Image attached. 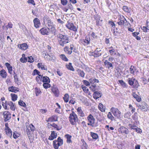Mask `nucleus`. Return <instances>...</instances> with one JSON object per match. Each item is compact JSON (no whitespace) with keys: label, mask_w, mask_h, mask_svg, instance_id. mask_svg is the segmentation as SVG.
I'll return each instance as SVG.
<instances>
[{"label":"nucleus","mask_w":149,"mask_h":149,"mask_svg":"<svg viewBox=\"0 0 149 149\" xmlns=\"http://www.w3.org/2000/svg\"><path fill=\"white\" fill-rule=\"evenodd\" d=\"M56 37L59 44L62 47H64L65 44L68 43L70 42L68 36L58 33Z\"/></svg>","instance_id":"obj_1"},{"label":"nucleus","mask_w":149,"mask_h":149,"mask_svg":"<svg viewBox=\"0 0 149 149\" xmlns=\"http://www.w3.org/2000/svg\"><path fill=\"white\" fill-rule=\"evenodd\" d=\"M44 22H46L47 24L48 28L51 30V31L54 33L56 31V29L53 22H52L50 18L47 16H45L43 18Z\"/></svg>","instance_id":"obj_2"},{"label":"nucleus","mask_w":149,"mask_h":149,"mask_svg":"<svg viewBox=\"0 0 149 149\" xmlns=\"http://www.w3.org/2000/svg\"><path fill=\"white\" fill-rule=\"evenodd\" d=\"M69 119L72 125H75L78 120L77 115L73 111H72V113L70 114Z\"/></svg>","instance_id":"obj_3"},{"label":"nucleus","mask_w":149,"mask_h":149,"mask_svg":"<svg viewBox=\"0 0 149 149\" xmlns=\"http://www.w3.org/2000/svg\"><path fill=\"white\" fill-rule=\"evenodd\" d=\"M42 56L45 59L48 61L54 62L55 61L56 59V58L54 55L53 54H48L46 53L43 54Z\"/></svg>","instance_id":"obj_4"},{"label":"nucleus","mask_w":149,"mask_h":149,"mask_svg":"<svg viewBox=\"0 0 149 149\" xmlns=\"http://www.w3.org/2000/svg\"><path fill=\"white\" fill-rule=\"evenodd\" d=\"M113 115L118 118H120L121 116V112L116 108L112 107L111 109Z\"/></svg>","instance_id":"obj_5"},{"label":"nucleus","mask_w":149,"mask_h":149,"mask_svg":"<svg viewBox=\"0 0 149 149\" xmlns=\"http://www.w3.org/2000/svg\"><path fill=\"white\" fill-rule=\"evenodd\" d=\"M34 130L35 127L32 124L29 125V126L27 127L26 130L27 134L29 137L31 136V134H32Z\"/></svg>","instance_id":"obj_6"},{"label":"nucleus","mask_w":149,"mask_h":149,"mask_svg":"<svg viewBox=\"0 0 149 149\" xmlns=\"http://www.w3.org/2000/svg\"><path fill=\"white\" fill-rule=\"evenodd\" d=\"M118 130L119 133H120L122 134L124 133L128 134L129 133V131L128 129L123 126H122L119 128Z\"/></svg>","instance_id":"obj_7"},{"label":"nucleus","mask_w":149,"mask_h":149,"mask_svg":"<svg viewBox=\"0 0 149 149\" xmlns=\"http://www.w3.org/2000/svg\"><path fill=\"white\" fill-rule=\"evenodd\" d=\"M50 29L48 28L44 27L41 29L40 30V33L42 35H49Z\"/></svg>","instance_id":"obj_8"},{"label":"nucleus","mask_w":149,"mask_h":149,"mask_svg":"<svg viewBox=\"0 0 149 149\" xmlns=\"http://www.w3.org/2000/svg\"><path fill=\"white\" fill-rule=\"evenodd\" d=\"M87 119L89 122V123H88V125H92V124L94 123L95 119L93 116L91 114H90L87 117Z\"/></svg>","instance_id":"obj_9"},{"label":"nucleus","mask_w":149,"mask_h":149,"mask_svg":"<svg viewBox=\"0 0 149 149\" xmlns=\"http://www.w3.org/2000/svg\"><path fill=\"white\" fill-rule=\"evenodd\" d=\"M3 115L4 119L5 122H6L9 120L11 118V114L8 111H5L3 113Z\"/></svg>","instance_id":"obj_10"},{"label":"nucleus","mask_w":149,"mask_h":149,"mask_svg":"<svg viewBox=\"0 0 149 149\" xmlns=\"http://www.w3.org/2000/svg\"><path fill=\"white\" fill-rule=\"evenodd\" d=\"M66 27L69 29L72 30L74 31H77V28L74 26L73 24L72 23H68V24L66 25Z\"/></svg>","instance_id":"obj_11"},{"label":"nucleus","mask_w":149,"mask_h":149,"mask_svg":"<svg viewBox=\"0 0 149 149\" xmlns=\"http://www.w3.org/2000/svg\"><path fill=\"white\" fill-rule=\"evenodd\" d=\"M94 57H98L102 54L101 49L100 48H97L94 51Z\"/></svg>","instance_id":"obj_12"},{"label":"nucleus","mask_w":149,"mask_h":149,"mask_svg":"<svg viewBox=\"0 0 149 149\" xmlns=\"http://www.w3.org/2000/svg\"><path fill=\"white\" fill-rule=\"evenodd\" d=\"M33 22L34 24V26L36 28H38L40 27V21L39 19L37 18H35L33 20Z\"/></svg>","instance_id":"obj_13"},{"label":"nucleus","mask_w":149,"mask_h":149,"mask_svg":"<svg viewBox=\"0 0 149 149\" xmlns=\"http://www.w3.org/2000/svg\"><path fill=\"white\" fill-rule=\"evenodd\" d=\"M102 94L100 92L96 91L94 92L93 95V98L95 100L97 99L102 96Z\"/></svg>","instance_id":"obj_14"},{"label":"nucleus","mask_w":149,"mask_h":149,"mask_svg":"<svg viewBox=\"0 0 149 149\" xmlns=\"http://www.w3.org/2000/svg\"><path fill=\"white\" fill-rule=\"evenodd\" d=\"M57 135L56 133L54 131H51V133L50 136L49 137L48 139L50 140H52L57 136Z\"/></svg>","instance_id":"obj_15"},{"label":"nucleus","mask_w":149,"mask_h":149,"mask_svg":"<svg viewBox=\"0 0 149 149\" xmlns=\"http://www.w3.org/2000/svg\"><path fill=\"white\" fill-rule=\"evenodd\" d=\"M52 91L55 95V96L57 97L58 96L59 91L57 87H53L52 89Z\"/></svg>","instance_id":"obj_16"},{"label":"nucleus","mask_w":149,"mask_h":149,"mask_svg":"<svg viewBox=\"0 0 149 149\" xmlns=\"http://www.w3.org/2000/svg\"><path fill=\"white\" fill-rule=\"evenodd\" d=\"M140 108L143 111H146L148 109V107H147V104L145 102L143 103L141 105H140Z\"/></svg>","instance_id":"obj_17"},{"label":"nucleus","mask_w":149,"mask_h":149,"mask_svg":"<svg viewBox=\"0 0 149 149\" xmlns=\"http://www.w3.org/2000/svg\"><path fill=\"white\" fill-rule=\"evenodd\" d=\"M18 88L13 86L10 87L8 88V90L9 91L16 93L19 91Z\"/></svg>","instance_id":"obj_18"},{"label":"nucleus","mask_w":149,"mask_h":149,"mask_svg":"<svg viewBox=\"0 0 149 149\" xmlns=\"http://www.w3.org/2000/svg\"><path fill=\"white\" fill-rule=\"evenodd\" d=\"M76 71L77 72V73L80 77L82 78H84V77L85 73L83 70H82L81 69H78L76 70Z\"/></svg>","instance_id":"obj_19"},{"label":"nucleus","mask_w":149,"mask_h":149,"mask_svg":"<svg viewBox=\"0 0 149 149\" xmlns=\"http://www.w3.org/2000/svg\"><path fill=\"white\" fill-rule=\"evenodd\" d=\"M104 64L106 66L107 68H109L110 67L113 68L112 63L108 62L107 60H105Z\"/></svg>","instance_id":"obj_20"},{"label":"nucleus","mask_w":149,"mask_h":149,"mask_svg":"<svg viewBox=\"0 0 149 149\" xmlns=\"http://www.w3.org/2000/svg\"><path fill=\"white\" fill-rule=\"evenodd\" d=\"M77 111L78 115L81 116L83 117L84 116V114L81 110V107H79L77 109Z\"/></svg>","instance_id":"obj_21"},{"label":"nucleus","mask_w":149,"mask_h":149,"mask_svg":"<svg viewBox=\"0 0 149 149\" xmlns=\"http://www.w3.org/2000/svg\"><path fill=\"white\" fill-rule=\"evenodd\" d=\"M132 95L138 102H139L141 101V97L135 93H133Z\"/></svg>","instance_id":"obj_22"},{"label":"nucleus","mask_w":149,"mask_h":149,"mask_svg":"<svg viewBox=\"0 0 149 149\" xmlns=\"http://www.w3.org/2000/svg\"><path fill=\"white\" fill-rule=\"evenodd\" d=\"M57 117L56 115H53L49 118V122H53L57 120Z\"/></svg>","instance_id":"obj_23"},{"label":"nucleus","mask_w":149,"mask_h":149,"mask_svg":"<svg viewBox=\"0 0 149 149\" xmlns=\"http://www.w3.org/2000/svg\"><path fill=\"white\" fill-rule=\"evenodd\" d=\"M0 75L3 78H6L7 76V73L3 69L0 71Z\"/></svg>","instance_id":"obj_24"},{"label":"nucleus","mask_w":149,"mask_h":149,"mask_svg":"<svg viewBox=\"0 0 149 149\" xmlns=\"http://www.w3.org/2000/svg\"><path fill=\"white\" fill-rule=\"evenodd\" d=\"M72 65V64L71 63H69L68 64H67L66 65V67L69 70L74 71V69Z\"/></svg>","instance_id":"obj_25"},{"label":"nucleus","mask_w":149,"mask_h":149,"mask_svg":"<svg viewBox=\"0 0 149 149\" xmlns=\"http://www.w3.org/2000/svg\"><path fill=\"white\" fill-rule=\"evenodd\" d=\"M42 81L44 83H50V79L48 77L44 76L42 77Z\"/></svg>","instance_id":"obj_26"},{"label":"nucleus","mask_w":149,"mask_h":149,"mask_svg":"<svg viewBox=\"0 0 149 149\" xmlns=\"http://www.w3.org/2000/svg\"><path fill=\"white\" fill-rule=\"evenodd\" d=\"M28 48L27 44L25 43L20 45L19 48L22 50H25Z\"/></svg>","instance_id":"obj_27"},{"label":"nucleus","mask_w":149,"mask_h":149,"mask_svg":"<svg viewBox=\"0 0 149 149\" xmlns=\"http://www.w3.org/2000/svg\"><path fill=\"white\" fill-rule=\"evenodd\" d=\"M58 141L57 140H55L53 141V146L54 148L55 149H58V147L61 146H59V144L58 143Z\"/></svg>","instance_id":"obj_28"},{"label":"nucleus","mask_w":149,"mask_h":149,"mask_svg":"<svg viewBox=\"0 0 149 149\" xmlns=\"http://www.w3.org/2000/svg\"><path fill=\"white\" fill-rule=\"evenodd\" d=\"M90 39L88 38L87 39L83 40H81V42L84 45H86L90 43Z\"/></svg>","instance_id":"obj_29"},{"label":"nucleus","mask_w":149,"mask_h":149,"mask_svg":"<svg viewBox=\"0 0 149 149\" xmlns=\"http://www.w3.org/2000/svg\"><path fill=\"white\" fill-rule=\"evenodd\" d=\"M65 136L67 139V142L68 143H70L72 142L71 140V136L68 134H66L65 135Z\"/></svg>","instance_id":"obj_30"},{"label":"nucleus","mask_w":149,"mask_h":149,"mask_svg":"<svg viewBox=\"0 0 149 149\" xmlns=\"http://www.w3.org/2000/svg\"><path fill=\"white\" fill-rule=\"evenodd\" d=\"M42 76L41 75L37 76L36 77V79L38 83H40L42 80Z\"/></svg>","instance_id":"obj_31"},{"label":"nucleus","mask_w":149,"mask_h":149,"mask_svg":"<svg viewBox=\"0 0 149 149\" xmlns=\"http://www.w3.org/2000/svg\"><path fill=\"white\" fill-rule=\"evenodd\" d=\"M90 134L91 136L93 139L96 140L98 138V136L96 133L91 132H90Z\"/></svg>","instance_id":"obj_32"},{"label":"nucleus","mask_w":149,"mask_h":149,"mask_svg":"<svg viewBox=\"0 0 149 149\" xmlns=\"http://www.w3.org/2000/svg\"><path fill=\"white\" fill-rule=\"evenodd\" d=\"M89 81L90 82V84H93L95 82L98 83L99 82L98 80L93 78L90 79Z\"/></svg>","instance_id":"obj_33"},{"label":"nucleus","mask_w":149,"mask_h":149,"mask_svg":"<svg viewBox=\"0 0 149 149\" xmlns=\"http://www.w3.org/2000/svg\"><path fill=\"white\" fill-rule=\"evenodd\" d=\"M99 109L102 112H104L105 111V109L103 108V105L101 103H99L98 106Z\"/></svg>","instance_id":"obj_34"},{"label":"nucleus","mask_w":149,"mask_h":149,"mask_svg":"<svg viewBox=\"0 0 149 149\" xmlns=\"http://www.w3.org/2000/svg\"><path fill=\"white\" fill-rule=\"evenodd\" d=\"M69 98V96L68 94L66 93L63 97V99L64 100L65 102H68V100Z\"/></svg>","instance_id":"obj_35"},{"label":"nucleus","mask_w":149,"mask_h":149,"mask_svg":"<svg viewBox=\"0 0 149 149\" xmlns=\"http://www.w3.org/2000/svg\"><path fill=\"white\" fill-rule=\"evenodd\" d=\"M100 17L97 14L95 15L94 16L95 19L96 20L97 24V22L100 20L101 22L102 21V20H100Z\"/></svg>","instance_id":"obj_36"},{"label":"nucleus","mask_w":149,"mask_h":149,"mask_svg":"<svg viewBox=\"0 0 149 149\" xmlns=\"http://www.w3.org/2000/svg\"><path fill=\"white\" fill-rule=\"evenodd\" d=\"M38 68H41L42 70H47V68H45L41 63H39L38 64Z\"/></svg>","instance_id":"obj_37"},{"label":"nucleus","mask_w":149,"mask_h":149,"mask_svg":"<svg viewBox=\"0 0 149 149\" xmlns=\"http://www.w3.org/2000/svg\"><path fill=\"white\" fill-rule=\"evenodd\" d=\"M11 96L12 97V100L13 101H16L17 98V96L15 94L11 93Z\"/></svg>","instance_id":"obj_38"},{"label":"nucleus","mask_w":149,"mask_h":149,"mask_svg":"<svg viewBox=\"0 0 149 149\" xmlns=\"http://www.w3.org/2000/svg\"><path fill=\"white\" fill-rule=\"evenodd\" d=\"M6 132L7 135L11 138L12 136V132L10 129H8V130H6Z\"/></svg>","instance_id":"obj_39"},{"label":"nucleus","mask_w":149,"mask_h":149,"mask_svg":"<svg viewBox=\"0 0 149 149\" xmlns=\"http://www.w3.org/2000/svg\"><path fill=\"white\" fill-rule=\"evenodd\" d=\"M133 85V88L135 89L137 88L139 86L138 81L137 80H136L135 79V80L134 81V84Z\"/></svg>","instance_id":"obj_40"},{"label":"nucleus","mask_w":149,"mask_h":149,"mask_svg":"<svg viewBox=\"0 0 149 149\" xmlns=\"http://www.w3.org/2000/svg\"><path fill=\"white\" fill-rule=\"evenodd\" d=\"M57 141H58V143L59 144V146H61L63 144V140L60 137H58L57 139Z\"/></svg>","instance_id":"obj_41"},{"label":"nucleus","mask_w":149,"mask_h":149,"mask_svg":"<svg viewBox=\"0 0 149 149\" xmlns=\"http://www.w3.org/2000/svg\"><path fill=\"white\" fill-rule=\"evenodd\" d=\"M64 50L67 54H71L72 52V51L70 50L69 48L67 47H66L64 48Z\"/></svg>","instance_id":"obj_42"},{"label":"nucleus","mask_w":149,"mask_h":149,"mask_svg":"<svg viewBox=\"0 0 149 149\" xmlns=\"http://www.w3.org/2000/svg\"><path fill=\"white\" fill-rule=\"evenodd\" d=\"M135 79L134 78H129L128 79V83L131 86L133 85Z\"/></svg>","instance_id":"obj_43"},{"label":"nucleus","mask_w":149,"mask_h":149,"mask_svg":"<svg viewBox=\"0 0 149 149\" xmlns=\"http://www.w3.org/2000/svg\"><path fill=\"white\" fill-rule=\"evenodd\" d=\"M124 11L127 13H129L130 12V8L126 6H124L123 8Z\"/></svg>","instance_id":"obj_44"},{"label":"nucleus","mask_w":149,"mask_h":149,"mask_svg":"<svg viewBox=\"0 0 149 149\" xmlns=\"http://www.w3.org/2000/svg\"><path fill=\"white\" fill-rule=\"evenodd\" d=\"M18 104L19 105L21 106H22L24 107H26V104L25 103L22 101H21L20 100L18 102Z\"/></svg>","instance_id":"obj_45"},{"label":"nucleus","mask_w":149,"mask_h":149,"mask_svg":"<svg viewBox=\"0 0 149 149\" xmlns=\"http://www.w3.org/2000/svg\"><path fill=\"white\" fill-rule=\"evenodd\" d=\"M49 83H44L43 85L44 88L46 89L49 88L51 86L50 84H49Z\"/></svg>","instance_id":"obj_46"},{"label":"nucleus","mask_w":149,"mask_h":149,"mask_svg":"<svg viewBox=\"0 0 149 149\" xmlns=\"http://www.w3.org/2000/svg\"><path fill=\"white\" fill-rule=\"evenodd\" d=\"M107 117L109 119H111V120H113L114 119V117L112 115L111 113L110 112L108 113Z\"/></svg>","instance_id":"obj_47"},{"label":"nucleus","mask_w":149,"mask_h":149,"mask_svg":"<svg viewBox=\"0 0 149 149\" xmlns=\"http://www.w3.org/2000/svg\"><path fill=\"white\" fill-rule=\"evenodd\" d=\"M130 70L131 74H134V73L135 70V69L134 68V67L133 66H131L130 68Z\"/></svg>","instance_id":"obj_48"},{"label":"nucleus","mask_w":149,"mask_h":149,"mask_svg":"<svg viewBox=\"0 0 149 149\" xmlns=\"http://www.w3.org/2000/svg\"><path fill=\"white\" fill-rule=\"evenodd\" d=\"M120 84L123 87H126V83L124 82L122 80H119L118 81Z\"/></svg>","instance_id":"obj_49"},{"label":"nucleus","mask_w":149,"mask_h":149,"mask_svg":"<svg viewBox=\"0 0 149 149\" xmlns=\"http://www.w3.org/2000/svg\"><path fill=\"white\" fill-rule=\"evenodd\" d=\"M60 57L63 60L65 61H67L68 60V58L64 54H61L60 55Z\"/></svg>","instance_id":"obj_50"},{"label":"nucleus","mask_w":149,"mask_h":149,"mask_svg":"<svg viewBox=\"0 0 149 149\" xmlns=\"http://www.w3.org/2000/svg\"><path fill=\"white\" fill-rule=\"evenodd\" d=\"M84 84L87 86H89L90 85V83L89 81H88L86 80H84L83 81Z\"/></svg>","instance_id":"obj_51"},{"label":"nucleus","mask_w":149,"mask_h":149,"mask_svg":"<svg viewBox=\"0 0 149 149\" xmlns=\"http://www.w3.org/2000/svg\"><path fill=\"white\" fill-rule=\"evenodd\" d=\"M109 52L111 55H116L115 51L114 49H112L109 50Z\"/></svg>","instance_id":"obj_52"},{"label":"nucleus","mask_w":149,"mask_h":149,"mask_svg":"<svg viewBox=\"0 0 149 149\" xmlns=\"http://www.w3.org/2000/svg\"><path fill=\"white\" fill-rule=\"evenodd\" d=\"M40 72L36 69H35L33 73V75H35L37 74L38 76L40 75Z\"/></svg>","instance_id":"obj_53"},{"label":"nucleus","mask_w":149,"mask_h":149,"mask_svg":"<svg viewBox=\"0 0 149 149\" xmlns=\"http://www.w3.org/2000/svg\"><path fill=\"white\" fill-rule=\"evenodd\" d=\"M35 90L36 95L37 96L38 95H39L40 93L41 92L39 88H35Z\"/></svg>","instance_id":"obj_54"},{"label":"nucleus","mask_w":149,"mask_h":149,"mask_svg":"<svg viewBox=\"0 0 149 149\" xmlns=\"http://www.w3.org/2000/svg\"><path fill=\"white\" fill-rule=\"evenodd\" d=\"M11 105H10L9 106H10V109L11 110L13 111H14L15 110V105L13 102H11V103L10 104Z\"/></svg>","instance_id":"obj_55"},{"label":"nucleus","mask_w":149,"mask_h":149,"mask_svg":"<svg viewBox=\"0 0 149 149\" xmlns=\"http://www.w3.org/2000/svg\"><path fill=\"white\" fill-rule=\"evenodd\" d=\"M128 126L131 129L134 130H135L137 127L136 126H135L134 125H132V124H129L128 125Z\"/></svg>","instance_id":"obj_56"},{"label":"nucleus","mask_w":149,"mask_h":149,"mask_svg":"<svg viewBox=\"0 0 149 149\" xmlns=\"http://www.w3.org/2000/svg\"><path fill=\"white\" fill-rule=\"evenodd\" d=\"M84 70L86 71L89 72L91 71V69L87 65H84Z\"/></svg>","instance_id":"obj_57"},{"label":"nucleus","mask_w":149,"mask_h":149,"mask_svg":"<svg viewBox=\"0 0 149 149\" xmlns=\"http://www.w3.org/2000/svg\"><path fill=\"white\" fill-rule=\"evenodd\" d=\"M19 134L17 132H14L13 137L14 139H16L19 136Z\"/></svg>","instance_id":"obj_58"},{"label":"nucleus","mask_w":149,"mask_h":149,"mask_svg":"<svg viewBox=\"0 0 149 149\" xmlns=\"http://www.w3.org/2000/svg\"><path fill=\"white\" fill-rule=\"evenodd\" d=\"M108 23L109 24H110L111 26L112 27L115 26V24L112 21H109L108 22Z\"/></svg>","instance_id":"obj_59"},{"label":"nucleus","mask_w":149,"mask_h":149,"mask_svg":"<svg viewBox=\"0 0 149 149\" xmlns=\"http://www.w3.org/2000/svg\"><path fill=\"white\" fill-rule=\"evenodd\" d=\"M20 61L22 63H25L27 61V59L26 58H21L20 59Z\"/></svg>","instance_id":"obj_60"},{"label":"nucleus","mask_w":149,"mask_h":149,"mask_svg":"<svg viewBox=\"0 0 149 149\" xmlns=\"http://www.w3.org/2000/svg\"><path fill=\"white\" fill-rule=\"evenodd\" d=\"M29 60L28 62L30 63H32L33 62V58L32 56L28 57Z\"/></svg>","instance_id":"obj_61"},{"label":"nucleus","mask_w":149,"mask_h":149,"mask_svg":"<svg viewBox=\"0 0 149 149\" xmlns=\"http://www.w3.org/2000/svg\"><path fill=\"white\" fill-rule=\"evenodd\" d=\"M27 2L28 3H31L33 5H35V3L33 0H28Z\"/></svg>","instance_id":"obj_62"},{"label":"nucleus","mask_w":149,"mask_h":149,"mask_svg":"<svg viewBox=\"0 0 149 149\" xmlns=\"http://www.w3.org/2000/svg\"><path fill=\"white\" fill-rule=\"evenodd\" d=\"M142 29L143 31L145 32H147L148 31H149V29L147 28L146 27L143 26L142 28Z\"/></svg>","instance_id":"obj_63"},{"label":"nucleus","mask_w":149,"mask_h":149,"mask_svg":"<svg viewBox=\"0 0 149 149\" xmlns=\"http://www.w3.org/2000/svg\"><path fill=\"white\" fill-rule=\"evenodd\" d=\"M67 7L68 8L72 10L73 9V7L71 3L68 4V6Z\"/></svg>","instance_id":"obj_64"}]
</instances>
